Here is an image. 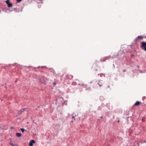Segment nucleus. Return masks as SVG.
Masks as SVG:
<instances>
[{
  "mask_svg": "<svg viewBox=\"0 0 146 146\" xmlns=\"http://www.w3.org/2000/svg\"><path fill=\"white\" fill-rule=\"evenodd\" d=\"M141 48L142 49L146 51V43L142 42L141 43Z\"/></svg>",
  "mask_w": 146,
  "mask_h": 146,
  "instance_id": "1",
  "label": "nucleus"
},
{
  "mask_svg": "<svg viewBox=\"0 0 146 146\" xmlns=\"http://www.w3.org/2000/svg\"><path fill=\"white\" fill-rule=\"evenodd\" d=\"M35 140H32L30 141L29 145V146H33V144L35 143Z\"/></svg>",
  "mask_w": 146,
  "mask_h": 146,
  "instance_id": "2",
  "label": "nucleus"
},
{
  "mask_svg": "<svg viewBox=\"0 0 146 146\" xmlns=\"http://www.w3.org/2000/svg\"><path fill=\"white\" fill-rule=\"evenodd\" d=\"M141 102L139 101H137L134 104V105L135 106H139Z\"/></svg>",
  "mask_w": 146,
  "mask_h": 146,
  "instance_id": "3",
  "label": "nucleus"
},
{
  "mask_svg": "<svg viewBox=\"0 0 146 146\" xmlns=\"http://www.w3.org/2000/svg\"><path fill=\"white\" fill-rule=\"evenodd\" d=\"M143 37L142 36H138L135 39V41H136L138 39H143Z\"/></svg>",
  "mask_w": 146,
  "mask_h": 146,
  "instance_id": "4",
  "label": "nucleus"
},
{
  "mask_svg": "<svg viewBox=\"0 0 146 146\" xmlns=\"http://www.w3.org/2000/svg\"><path fill=\"white\" fill-rule=\"evenodd\" d=\"M25 109H23L21 110L20 111V113H19V115H21L22 112L24 111L25 110Z\"/></svg>",
  "mask_w": 146,
  "mask_h": 146,
  "instance_id": "5",
  "label": "nucleus"
},
{
  "mask_svg": "<svg viewBox=\"0 0 146 146\" xmlns=\"http://www.w3.org/2000/svg\"><path fill=\"white\" fill-rule=\"evenodd\" d=\"M16 135L18 137H20L21 136V134L20 133H16Z\"/></svg>",
  "mask_w": 146,
  "mask_h": 146,
  "instance_id": "6",
  "label": "nucleus"
},
{
  "mask_svg": "<svg viewBox=\"0 0 146 146\" xmlns=\"http://www.w3.org/2000/svg\"><path fill=\"white\" fill-rule=\"evenodd\" d=\"M98 84L99 85V86L101 87L103 85V83L101 82V81H99V82L98 83Z\"/></svg>",
  "mask_w": 146,
  "mask_h": 146,
  "instance_id": "7",
  "label": "nucleus"
},
{
  "mask_svg": "<svg viewBox=\"0 0 146 146\" xmlns=\"http://www.w3.org/2000/svg\"><path fill=\"white\" fill-rule=\"evenodd\" d=\"M5 2L7 4L8 7H9V0H7Z\"/></svg>",
  "mask_w": 146,
  "mask_h": 146,
  "instance_id": "8",
  "label": "nucleus"
},
{
  "mask_svg": "<svg viewBox=\"0 0 146 146\" xmlns=\"http://www.w3.org/2000/svg\"><path fill=\"white\" fill-rule=\"evenodd\" d=\"M10 144L12 146H18V145L16 143H11Z\"/></svg>",
  "mask_w": 146,
  "mask_h": 146,
  "instance_id": "9",
  "label": "nucleus"
},
{
  "mask_svg": "<svg viewBox=\"0 0 146 146\" xmlns=\"http://www.w3.org/2000/svg\"><path fill=\"white\" fill-rule=\"evenodd\" d=\"M68 76L69 77L68 78L70 79L72 78L73 77V76L71 75H69V76Z\"/></svg>",
  "mask_w": 146,
  "mask_h": 146,
  "instance_id": "10",
  "label": "nucleus"
},
{
  "mask_svg": "<svg viewBox=\"0 0 146 146\" xmlns=\"http://www.w3.org/2000/svg\"><path fill=\"white\" fill-rule=\"evenodd\" d=\"M21 130L23 132L25 131H26V130H25L24 128H21Z\"/></svg>",
  "mask_w": 146,
  "mask_h": 146,
  "instance_id": "11",
  "label": "nucleus"
},
{
  "mask_svg": "<svg viewBox=\"0 0 146 146\" xmlns=\"http://www.w3.org/2000/svg\"><path fill=\"white\" fill-rule=\"evenodd\" d=\"M22 1V0H17V3H19Z\"/></svg>",
  "mask_w": 146,
  "mask_h": 146,
  "instance_id": "12",
  "label": "nucleus"
},
{
  "mask_svg": "<svg viewBox=\"0 0 146 146\" xmlns=\"http://www.w3.org/2000/svg\"><path fill=\"white\" fill-rule=\"evenodd\" d=\"M12 4L11 3H10V7H12Z\"/></svg>",
  "mask_w": 146,
  "mask_h": 146,
  "instance_id": "13",
  "label": "nucleus"
},
{
  "mask_svg": "<svg viewBox=\"0 0 146 146\" xmlns=\"http://www.w3.org/2000/svg\"><path fill=\"white\" fill-rule=\"evenodd\" d=\"M134 56V55H131V56Z\"/></svg>",
  "mask_w": 146,
  "mask_h": 146,
  "instance_id": "14",
  "label": "nucleus"
},
{
  "mask_svg": "<svg viewBox=\"0 0 146 146\" xmlns=\"http://www.w3.org/2000/svg\"><path fill=\"white\" fill-rule=\"evenodd\" d=\"M54 85H55V84H56V83H54Z\"/></svg>",
  "mask_w": 146,
  "mask_h": 146,
  "instance_id": "15",
  "label": "nucleus"
},
{
  "mask_svg": "<svg viewBox=\"0 0 146 146\" xmlns=\"http://www.w3.org/2000/svg\"><path fill=\"white\" fill-rule=\"evenodd\" d=\"M118 122H119V121H118Z\"/></svg>",
  "mask_w": 146,
  "mask_h": 146,
  "instance_id": "16",
  "label": "nucleus"
},
{
  "mask_svg": "<svg viewBox=\"0 0 146 146\" xmlns=\"http://www.w3.org/2000/svg\"><path fill=\"white\" fill-rule=\"evenodd\" d=\"M12 127H11V129H12Z\"/></svg>",
  "mask_w": 146,
  "mask_h": 146,
  "instance_id": "17",
  "label": "nucleus"
}]
</instances>
